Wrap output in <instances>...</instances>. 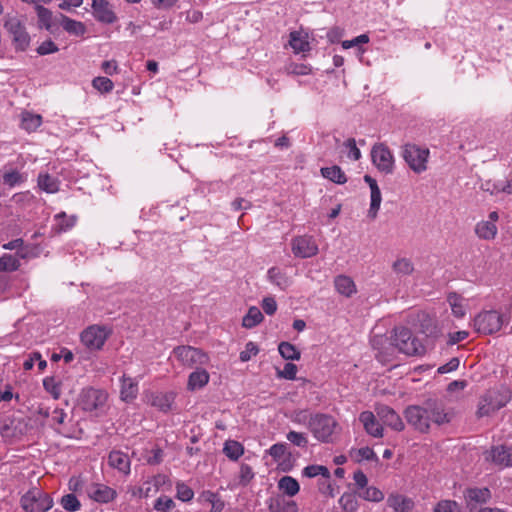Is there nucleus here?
<instances>
[{"instance_id": "obj_1", "label": "nucleus", "mask_w": 512, "mask_h": 512, "mask_svg": "<svg viewBox=\"0 0 512 512\" xmlns=\"http://www.w3.org/2000/svg\"><path fill=\"white\" fill-rule=\"evenodd\" d=\"M308 429L320 442L332 443L340 427L336 419L328 414L316 413L309 416Z\"/></svg>"}, {"instance_id": "obj_2", "label": "nucleus", "mask_w": 512, "mask_h": 512, "mask_svg": "<svg viewBox=\"0 0 512 512\" xmlns=\"http://www.w3.org/2000/svg\"><path fill=\"white\" fill-rule=\"evenodd\" d=\"M389 345L407 356H422L426 352L425 346L405 327L394 329Z\"/></svg>"}, {"instance_id": "obj_3", "label": "nucleus", "mask_w": 512, "mask_h": 512, "mask_svg": "<svg viewBox=\"0 0 512 512\" xmlns=\"http://www.w3.org/2000/svg\"><path fill=\"white\" fill-rule=\"evenodd\" d=\"M511 400V391L506 387L488 390L481 398L477 410L478 417L489 416Z\"/></svg>"}, {"instance_id": "obj_4", "label": "nucleus", "mask_w": 512, "mask_h": 512, "mask_svg": "<svg viewBox=\"0 0 512 512\" xmlns=\"http://www.w3.org/2000/svg\"><path fill=\"white\" fill-rule=\"evenodd\" d=\"M507 321L508 318L504 314L496 310H488L475 316L473 326L478 333L491 335L498 332Z\"/></svg>"}, {"instance_id": "obj_5", "label": "nucleus", "mask_w": 512, "mask_h": 512, "mask_svg": "<svg viewBox=\"0 0 512 512\" xmlns=\"http://www.w3.org/2000/svg\"><path fill=\"white\" fill-rule=\"evenodd\" d=\"M4 28L10 35L15 50H27L30 45V36L19 17L7 16L5 18Z\"/></svg>"}, {"instance_id": "obj_6", "label": "nucleus", "mask_w": 512, "mask_h": 512, "mask_svg": "<svg viewBox=\"0 0 512 512\" xmlns=\"http://www.w3.org/2000/svg\"><path fill=\"white\" fill-rule=\"evenodd\" d=\"M429 149L416 144L407 143L403 146L402 156L411 170L420 174L427 170Z\"/></svg>"}, {"instance_id": "obj_7", "label": "nucleus", "mask_w": 512, "mask_h": 512, "mask_svg": "<svg viewBox=\"0 0 512 512\" xmlns=\"http://www.w3.org/2000/svg\"><path fill=\"white\" fill-rule=\"evenodd\" d=\"M52 504L50 496L38 489L27 492L21 498L22 508L26 512H46L52 507Z\"/></svg>"}, {"instance_id": "obj_8", "label": "nucleus", "mask_w": 512, "mask_h": 512, "mask_svg": "<svg viewBox=\"0 0 512 512\" xmlns=\"http://www.w3.org/2000/svg\"><path fill=\"white\" fill-rule=\"evenodd\" d=\"M175 357L187 367L205 365L209 361L208 355L201 349L192 346H178L174 348Z\"/></svg>"}, {"instance_id": "obj_9", "label": "nucleus", "mask_w": 512, "mask_h": 512, "mask_svg": "<svg viewBox=\"0 0 512 512\" xmlns=\"http://www.w3.org/2000/svg\"><path fill=\"white\" fill-rule=\"evenodd\" d=\"M423 407L430 425L434 423L440 426L449 423L452 419V414L446 411L444 403L438 399H427L424 401Z\"/></svg>"}, {"instance_id": "obj_10", "label": "nucleus", "mask_w": 512, "mask_h": 512, "mask_svg": "<svg viewBox=\"0 0 512 512\" xmlns=\"http://www.w3.org/2000/svg\"><path fill=\"white\" fill-rule=\"evenodd\" d=\"M404 416L409 425L420 433H427L430 424L427 422L426 411L422 405L408 406L404 411Z\"/></svg>"}, {"instance_id": "obj_11", "label": "nucleus", "mask_w": 512, "mask_h": 512, "mask_svg": "<svg viewBox=\"0 0 512 512\" xmlns=\"http://www.w3.org/2000/svg\"><path fill=\"white\" fill-rule=\"evenodd\" d=\"M108 331L105 327L93 325L81 333L82 343L90 350H99L108 338Z\"/></svg>"}, {"instance_id": "obj_12", "label": "nucleus", "mask_w": 512, "mask_h": 512, "mask_svg": "<svg viewBox=\"0 0 512 512\" xmlns=\"http://www.w3.org/2000/svg\"><path fill=\"white\" fill-rule=\"evenodd\" d=\"M373 164L379 171L390 174L393 171L394 158L390 150L384 144H376L371 150Z\"/></svg>"}, {"instance_id": "obj_13", "label": "nucleus", "mask_w": 512, "mask_h": 512, "mask_svg": "<svg viewBox=\"0 0 512 512\" xmlns=\"http://www.w3.org/2000/svg\"><path fill=\"white\" fill-rule=\"evenodd\" d=\"M107 400V394L98 389H84L80 395L79 403L83 410L94 411L103 406Z\"/></svg>"}, {"instance_id": "obj_14", "label": "nucleus", "mask_w": 512, "mask_h": 512, "mask_svg": "<svg viewBox=\"0 0 512 512\" xmlns=\"http://www.w3.org/2000/svg\"><path fill=\"white\" fill-rule=\"evenodd\" d=\"M292 252L297 257L309 258L318 253V246L311 236H299L292 241Z\"/></svg>"}, {"instance_id": "obj_15", "label": "nucleus", "mask_w": 512, "mask_h": 512, "mask_svg": "<svg viewBox=\"0 0 512 512\" xmlns=\"http://www.w3.org/2000/svg\"><path fill=\"white\" fill-rule=\"evenodd\" d=\"M376 414L384 425L389 426L393 430L402 431L404 429L401 417L391 407L379 405L376 407Z\"/></svg>"}, {"instance_id": "obj_16", "label": "nucleus", "mask_w": 512, "mask_h": 512, "mask_svg": "<svg viewBox=\"0 0 512 512\" xmlns=\"http://www.w3.org/2000/svg\"><path fill=\"white\" fill-rule=\"evenodd\" d=\"M486 459L499 466L512 467V447L493 446L486 452Z\"/></svg>"}, {"instance_id": "obj_17", "label": "nucleus", "mask_w": 512, "mask_h": 512, "mask_svg": "<svg viewBox=\"0 0 512 512\" xmlns=\"http://www.w3.org/2000/svg\"><path fill=\"white\" fill-rule=\"evenodd\" d=\"M92 9L94 17L99 22L111 24L117 19L107 0H92Z\"/></svg>"}, {"instance_id": "obj_18", "label": "nucleus", "mask_w": 512, "mask_h": 512, "mask_svg": "<svg viewBox=\"0 0 512 512\" xmlns=\"http://www.w3.org/2000/svg\"><path fill=\"white\" fill-rule=\"evenodd\" d=\"M364 181L369 185L371 191V202L370 208L368 210V217L374 220L378 215V211L380 209L382 201L381 191L376 180L372 178L370 175H365Z\"/></svg>"}, {"instance_id": "obj_19", "label": "nucleus", "mask_w": 512, "mask_h": 512, "mask_svg": "<svg viewBox=\"0 0 512 512\" xmlns=\"http://www.w3.org/2000/svg\"><path fill=\"white\" fill-rule=\"evenodd\" d=\"M27 432V423L24 419L4 421L0 426V433L4 438L17 437Z\"/></svg>"}, {"instance_id": "obj_20", "label": "nucleus", "mask_w": 512, "mask_h": 512, "mask_svg": "<svg viewBox=\"0 0 512 512\" xmlns=\"http://www.w3.org/2000/svg\"><path fill=\"white\" fill-rule=\"evenodd\" d=\"M360 422L363 424L365 431L373 437L383 436V427L379 424L374 413L364 411L359 416Z\"/></svg>"}, {"instance_id": "obj_21", "label": "nucleus", "mask_w": 512, "mask_h": 512, "mask_svg": "<svg viewBox=\"0 0 512 512\" xmlns=\"http://www.w3.org/2000/svg\"><path fill=\"white\" fill-rule=\"evenodd\" d=\"M289 46L295 54L306 53L310 51L308 34L303 31H292L289 34Z\"/></svg>"}, {"instance_id": "obj_22", "label": "nucleus", "mask_w": 512, "mask_h": 512, "mask_svg": "<svg viewBox=\"0 0 512 512\" xmlns=\"http://www.w3.org/2000/svg\"><path fill=\"white\" fill-rule=\"evenodd\" d=\"M87 493L93 500L103 503L113 500L116 496L115 490L103 484L91 485Z\"/></svg>"}, {"instance_id": "obj_23", "label": "nucleus", "mask_w": 512, "mask_h": 512, "mask_svg": "<svg viewBox=\"0 0 512 512\" xmlns=\"http://www.w3.org/2000/svg\"><path fill=\"white\" fill-rule=\"evenodd\" d=\"M108 463L111 467L124 474H128L130 472V459L127 454L121 451L110 452Z\"/></svg>"}, {"instance_id": "obj_24", "label": "nucleus", "mask_w": 512, "mask_h": 512, "mask_svg": "<svg viewBox=\"0 0 512 512\" xmlns=\"http://www.w3.org/2000/svg\"><path fill=\"white\" fill-rule=\"evenodd\" d=\"M209 373L205 369H196L188 377L187 389L195 391L203 388L209 382Z\"/></svg>"}, {"instance_id": "obj_25", "label": "nucleus", "mask_w": 512, "mask_h": 512, "mask_svg": "<svg viewBox=\"0 0 512 512\" xmlns=\"http://www.w3.org/2000/svg\"><path fill=\"white\" fill-rule=\"evenodd\" d=\"M387 505L394 510V512H408L413 507L411 499L399 495L392 494L387 498Z\"/></svg>"}, {"instance_id": "obj_26", "label": "nucleus", "mask_w": 512, "mask_h": 512, "mask_svg": "<svg viewBox=\"0 0 512 512\" xmlns=\"http://www.w3.org/2000/svg\"><path fill=\"white\" fill-rule=\"evenodd\" d=\"M175 399V394L173 392L168 393H157L151 396V405L157 407L161 411L167 412L171 410L172 404Z\"/></svg>"}, {"instance_id": "obj_27", "label": "nucleus", "mask_w": 512, "mask_h": 512, "mask_svg": "<svg viewBox=\"0 0 512 512\" xmlns=\"http://www.w3.org/2000/svg\"><path fill=\"white\" fill-rule=\"evenodd\" d=\"M60 24L71 35L83 36L86 33V26L83 22L71 19L65 15L62 16Z\"/></svg>"}, {"instance_id": "obj_28", "label": "nucleus", "mask_w": 512, "mask_h": 512, "mask_svg": "<svg viewBox=\"0 0 512 512\" xmlns=\"http://www.w3.org/2000/svg\"><path fill=\"white\" fill-rule=\"evenodd\" d=\"M334 283L336 290L346 297H350L353 293L356 292L355 284L353 280L348 276H337Z\"/></svg>"}, {"instance_id": "obj_29", "label": "nucleus", "mask_w": 512, "mask_h": 512, "mask_svg": "<svg viewBox=\"0 0 512 512\" xmlns=\"http://www.w3.org/2000/svg\"><path fill=\"white\" fill-rule=\"evenodd\" d=\"M269 510L270 512H298L296 503L284 498L271 499Z\"/></svg>"}, {"instance_id": "obj_30", "label": "nucleus", "mask_w": 512, "mask_h": 512, "mask_svg": "<svg viewBox=\"0 0 512 512\" xmlns=\"http://www.w3.org/2000/svg\"><path fill=\"white\" fill-rule=\"evenodd\" d=\"M321 175L336 184H344L347 181L344 172L337 165L321 168Z\"/></svg>"}, {"instance_id": "obj_31", "label": "nucleus", "mask_w": 512, "mask_h": 512, "mask_svg": "<svg viewBox=\"0 0 512 512\" xmlns=\"http://www.w3.org/2000/svg\"><path fill=\"white\" fill-rule=\"evenodd\" d=\"M490 496V491L487 488H471L468 489L465 494L469 506L472 502L475 504L484 503L490 498Z\"/></svg>"}, {"instance_id": "obj_32", "label": "nucleus", "mask_w": 512, "mask_h": 512, "mask_svg": "<svg viewBox=\"0 0 512 512\" xmlns=\"http://www.w3.org/2000/svg\"><path fill=\"white\" fill-rule=\"evenodd\" d=\"M475 233L478 237L485 240L494 239L497 233V227L492 221H482L476 225Z\"/></svg>"}, {"instance_id": "obj_33", "label": "nucleus", "mask_w": 512, "mask_h": 512, "mask_svg": "<svg viewBox=\"0 0 512 512\" xmlns=\"http://www.w3.org/2000/svg\"><path fill=\"white\" fill-rule=\"evenodd\" d=\"M224 454L232 461H237L244 453V447L235 440H227L223 447Z\"/></svg>"}, {"instance_id": "obj_34", "label": "nucleus", "mask_w": 512, "mask_h": 512, "mask_svg": "<svg viewBox=\"0 0 512 512\" xmlns=\"http://www.w3.org/2000/svg\"><path fill=\"white\" fill-rule=\"evenodd\" d=\"M263 314L256 306L249 308L247 314L243 317L242 325L245 328L251 329L263 321Z\"/></svg>"}, {"instance_id": "obj_35", "label": "nucleus", "mask_w": 512, "mask_h": 512, "mask_svg": "<svg viewBox=\"0 0 512 512\" xmlns=\"http://www.w3.org/2000/svg\"><path fill=\"white\" fill-rule=\"evenodd\" d=\"M392 270L400 276L411 275L414 272V264L409 258H397L392 264Z\"/></svg>"}, {"instance_id": "obj_36", "label": "nucleus", "mask_w": 512, "mask_h": 512, "mask_svg": "<svg viewBox=\"0 0 512 512\" xmlns=\"http://www.w3.org/2000/svg\"><path fill=\"white\" fill-rule=\"evenodd\" d=\"M279 489L292 497L299 492V483L291 476H284L279 480Z\"/></svg>"}, {"instance_id": "obj_37", "label": "nucleus", "mask_w": 512, "mask_h": 512, "mask_svg": "<svg viewBox=\"0 0 512 512\" xmlns=\"http://www.w3.org/2000/svg\"><path fill=\"white\" fill-rule=\"evenodd\" d=\"M280 355L286 360H299L301 353L297 348L289 342H281L278 346Z\"/></svg>"}, {"instance_id": "obj_38", "label": "nucleus", "mask_w": 512, "mask_h": 512, "mask_svg": "<svg viewBox=\"0 0 512 512\" xmlns=\"http://www.w3.org/2000/svg\"><path fill=\"white\" fill-rule=\"evenodd\" d=\"M285 72L289 75L305 76L312 72V67L304 63L289 62L285 65Z\"/></svg>"}, {"instance_id": "obj_39", "label": "nucleus", "mask_w": 512, "mask_h": 512, "mask_svg": "<svg viewBox=\"0 0 512 512\" xmlns=\"http://www.w3.org/2000/svg\"><path fill=\"white\" fill-rule=\"evenodd\" d=\"M42 124V116L28 111L21 114L22 128H39Z\"/></svg>"}, {"instance_id": "obj_40", "label": "nucleus", "mask_w": 512, "mask_h": 512, "mask_svg": "<svg viewBox=\"0 0 512 512\" xmlns=\"http://www.w3.org/2000/svg\"><path fill=\"white\" fill-rule=\"evenodd\" d=\"M55 219L58 221L55 229L57 233L67 231L68 229L72 228L76 222V216L72 215L68 217L65 212L57 214Z\"/></svg>"}, {"instance_id": "obj_41", "label": "nucleus", "mask_w": 512, "mask_h": 512, "mask_svg": "<svg viewBox=\"0 0 512 512\" xmlns=\"http://www.w3.org/2000/svg\"><path fill=\"white\" fill-rule=\"evenodd\" d=\"M20 266L19 260L10 255V254H4L2 257H0V271L3 272H12L16 271Z\"/></svg>"}, {"instance_id": "obj_42", "label": "nucleus", "mask_w": 512, "mask_h": 512, "mask_svg": "<svg viewBox=\"0 0 512 512\" xmlns=\"http://www.w3.org/2000/svg\"><path fill=\"white\" fill-rule=\"evenodd\" d=\"M92 86L100 93H110L114 88V83L108 77L98 76L92 80Z\"/></svg>"}, {"instance_id": "obj_43", "label": "nucleus", "mask_w": 512, "mask_h": 512, "mask_svg": "<svg viewBox=\"0 0 512 512\" xmlns=\"http://www.w3.org/2000/svg\"><path fill=\"white\" fill-rule=\"evenodd\" d=\"M137 385L131 379H123L121 396L125 401L132 400L137 394Z\"/></svg>"}, {"instance_id": "obj_44", "label": "nucleus", "mask_w": 512, "mask_h": 512, "mask_svg": "<svg viewBox=\"0 0 512 512\" xmlns=\"http://www.w3.org/2000/svg\"><path fill=\"white\" fill-rule=\"evenodd\" d=\"M339 503L345 512H355L358 507L356 496L353 493H344Z\"/></svg>"}, {"instance_id": "obj_45", "label": "nucleus", "mask_w": 512, "mask_h": 512, "mask_svg": "<svg viewBox=\"0 0 512 512\" xmlns=\"http://www.w3.org/2000/svg\"><path fill=\"white\" fill-rule=\"evenodd\" d=\"M38 185L39 187L48 192V193H54L58 191V183L57 181L49 176L48 174L45 175H39L38 177Z\"/></svg>"}, {"instance_id": "obj_46", "label": "nucleus", "mask_w": 512, "mask_h": 512, "mask_svg": "<svg viewBox=\"0 0 512 512\" xmlns=\"http://www.w3.org/2000/svg\"><path fill=\"white\" fill-rule=\"evenodd\" d=\"M303 475L309 478L322 475L326 479H330L331 475L327 467L322 465H309L304 468Z\"/></svg>"}, {"instance_id": "obj_47", "label": "nucleus", "mask_w": 512, "mask_h": 512, "mask_svg": "<svg viewBox=\"0 0 512 512\" xmlns=\"http://www.w3.org/2000/svg\"><path fill=\"white\" fill-rule=\"evenodd\" d=\"M359 496L367 501L380 502L384 499V494L376 487H365V489L359 493Z\"/></svg>"}, {"instance_id": "obj_48", "label": "nucleus", "mask_w": 512, "mask_h": 512, "mask_svg": "<svg viewBox=\"0 0 512 512\" xmlns=\"http://www.w3.org/2000/svg\"><path fill=\"white\" fill-rule=\"evenodd\" d=\"M43 386L54 399H58L61 395L60 383L54 377H47L43 380Z\"/></svg>"}, {"instance_id": "obj_49", "label": "nucleus", "mask_w": 512, "mask_h": 512, "mask_svg": "<svg viewBox=\"0 0 512 512\" xmlns=\"http://www.w3.org/2000/svg\"><path fill=\"white\" fill-rule=\"evenodd\" d=\"M62 507L67 511H77L81 504L74 494H66L61 499Z\"/></svg>"}, {"instance_id": "obj_50", "label": "nucleus", "mask_w": 512, "mask_h": 512, "mask_svg": "<svg viewBox=\"0 0 512 512\" xmlns=\"http://www.w3.org/2000/svg\"><path fill=\"white\" fill-rule=\"evenodd\" d=\"M254 478V472L248 464L242 463L239 471V485L247 486Z\"/></svg>"}, {"instance_id": "obj_51", "label": "nucleus", "mask_w": 512, "mask_h": 512, "mask_svg": "<svg viewBox=\"0 0 512 512\" xmlns=\"http://www.w3.org/2000/svg\"><path fill=\"white\" fill-rule=\"evenodd\" d=\"M434 512H461V510L457 502L442 500L435 506Z\"/></svg>"}, {"instance_id": "obj_52", "label": "nucleus", "mask_w": 512, "mask_h": 512, "mask_svg": "<svg viewBox=\"0 0 512 512\" xmlns=\"http://www.w3.org/2000/svg\"><path fill=\"white\" fill-rule=\"evenodd\" d=\"M297 371H298V368H297V366L295 364H293V363H286L284 365L283 370H278L277 371V376L279 378H284V379H288V380H294L296 378Z\"/></svg>"}, {"instance_id": "obj_53", "label": "nucleus", "mask_w": 512, "mask_h": 512, "mask_svg": "<svg viewBox=\"0 0 512 512\" xmlns=\"http://www.w3.org/2000/svg\"><path fill=\"white\" fill-rule=\"evenodd\" d=\"M287 440H289L292 444L298 447H306L308 444V439L304 433L290 431L287 434Z\"/></svg>"}, {"instance_id": "obj_54", "label": "nucleus", "mask_w": 512, "mask_h": 512, "mask_svg": "<svg viewBox=\"0 0 512 512\" xmlns=\"http://www.w3.org/2000/svg\"><path fill=\"white\" fill-rule=\"evenodd\" d=\"M258 352H259V349H258L257 345L254 342H248L245 346V350H243L240 353V360L242 362H247L251 359L252 355L255 356V355H257Z\"/></svg>"}, {"instance_id": "obj_55", "label": "nucleus", "mask_w": 512, "mask_h": 512, "mask_svg": "<svg viewBox=\"0 0 512 512\" xmlns=\"http://www.w3.org/2000/svg\"><path fill=\"white\" fill-rule=\"evenodd\" d=\"M448 300L451 305L453 315L458 318L463 317L465 315V310H464L463 306L457 302L458 301L457 295L456 294L449 295Z\"/></svg>"}, {"instance_id": "obj_56", "label": "nucleus", "mask_w": 512, "mask_h": 512, "mask_svg": "<svg viewBox=\"0 0 512 512\" xmlns=\"http://www.w3.org/2000/svg\"><path fill=\"white\" fill-rule=\"evenodd\" d=\"M58 51L57 45L52 40H46L42 42L37 48L39 55H48Z\"/></svg>"}, {"instance_id": "obj_57", "label": "nucleus", "mask_w": 512, "mask_h": 512, "mask_svg": "<svg viewBox=\"0 0 512 512\" xmlns=\"http://www.w3.org/2000/svg\"><path fill=\"white\" fill-rule=\"evenodd\" d=\"M193 491L190 487L183 483L177 484V497L182 501H189L193 498Z\"/></svg>"}, {"instance_id": "obj_58", "label": "nucleus", "mask_w": 512, "mask_h": 512, "mask_svg": "<svg viewBox=\"0 0 512 512\" xmlns=\"http://www.w3.org/2000/svg\"><path fill=\"white\" fill-rule=\"evenodd\" d=\"M172 507H174V502L169 497H160V498H158L156 503H155V505H154V508L157 511H162V512H167Z\"/></svg>"}, {"instance_id": "obj_59", "label": "nucleus", "mask_w": 512, "mask_h": 512, "mask_svg": "<svg viewBox=\"0 0 512 512\" xmlns=\"http://www.w3.org/2000/svg\"><path fill=\"white\" fill-rule=\"evenodd\" d=\"M103 72L109 76L119 73V66L115 60H107L101 64Z\"/></svg>"}, {"instance_id": "obj_60", "label": "nucleus", "mask_w": 512, "mask_h": 512, "mask_svg": "<svg viewBox=\"0 0 512 512\" xmlns=\"http://www.w3.org/2000/svg\"><path fill=\"white\" fill-rule=\"evenodd\" d=\"M262 309L267 315H273L277 310V303L273 297H265L262 301Z\"/></svg>"}, {"instance_id": "obj_61", "label": "nucleus", "mask_w": 512, "mask_h": 512, "mask_svg": "<svg viewBox=\"0 0 512 512\" xmlns=\"http://www.w3.org/2000/svg\"><path fill=\"white\" fill-rule=\"evenodd\" d=\"M367 42H369V37H368V35H366V34H361V35H359V36L355 37V38H354V39H352V40H346V41H343V42H342V47H343L344 49H349V48L354 47V46H356V45H358V44H363V43H367Z\"/></svg>"}, {"instance_id": "obj_62", "label": "nucleus", "mask_w": 512, "mask_h": 512, "mask_svg": "<svg viewBox=\"0 0 512 512\" xmlns=\"http://www.w3.org/2000/svg\"><path fill=\"white\" fill-rule=\"evenodd\" d=\"M460 360L457 357L452 358L448 363L438 368V373L445 374L456 370L459 367Z\"/></svg>"}, {"instance_id": "obj_63", "label": "nucleus", "mask_w": 512, "mask_h": 512, "mask_svg": "<svg viewBox=\"0 0 512 512\" xmlns=\"http://www.w3.org/2000/svg\"><path fill=\"white\" fill-rule=\"evenodd\" d=\"M3 180H4L5 184H7L9 186H14L17 183L22 181V177L18 172L13 171V172L5 173L3 176Z\"/></svg>"}, {"instance_id": "obj_64", "label": "nucleus", "mask_w": 512, "mask_h": 512, "mask_svg": "<svg viewBox=\"0 0 512 512\" xmlns=\"http://www.w3.org/2000/svg\"><path fill=\"white\" fill-rule=\"evenodd\" d=\"M346 146L349 148L348 156L354 160H358L361 157L360 150L356 146L355 139L350 138L346 141Z\"/></svg>"}]
</instances>
